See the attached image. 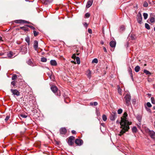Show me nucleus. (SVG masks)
I'll use <instances>...</instances> for the list:
<instances>
[{"instance_id": "f257e3e1", "label": "nucleus", "mask_w": 155, "mask_h": 155, "mask_svg": "<svg viewBox=\"0 0 155 155\" xmlns=\"http://www.w3.org/2000/svg\"><path fill=\"white\" fill-rule=\"evenodd\" d=\"M128 114L127 112H125L123 116L121 117V120L120 123L121 128L122 129L120 132L119 135L121 136L126 132L127 131L130 129L129 125L131 124V122L128 120L127 117Z\"/></svg>"}, {"instance_id": "f03ea898", "label": "nucleus", "mask_w": 155, "mask_h": 155, "mask_svg": "<svg viewBox=\"0 0 155 155\" xmlns=\"http://www.w3.org/2000/svg\"><path fill=\"white\" fill-rule=\"evenodd\" d=\"M131 96L129 92L127 93L124 98V101L125 104L127 106H129L131 105Z\"/></svg>"}, {"instance_id": "7ed1b4c3", "label": "nucleus", "mask_w": 155, "mask_h": 155, "mask_svg": "<svg viewBox=\"0 0 155 155\" xmlns=\"http://www.w3.org/2000/svg\"><path fill=\"white\" fill-rule=\"evenodd\" d=\"M137 22L141 24L142 23V18L140 12H138L137 17Z\"/></svg>"}, {"instance_id": "20e7f679", "label": "nucleus", "mask_w": 155, "mask_h": 155, "mask_svg": "<svg viewBox=\"0 0 155 155\" xmlns=\"http://www.w3.org/2000/svg\"><path fill=\"white\" fill-rule=\"evenodd\" d=\"M74 139L75 137L73 136H70L69 137L68 141L69 145L71 146L74 144Z\"/></svg>"}, {"instance_id": "39448f33", "label": "nucleus", "mask_w": 155, "mask_h": 155, "mask_svg": "<svg viewBox=\"0 0 155 155\" xmlns=\"http://www.w3.org/2000/svg\"><path fill=\"white\" fill-rule=\"evenodd\" d=\"M148 133L152 139L155 140V132L153 130H151L149 129H147Z\"/></svg>"}, {"instance_id": "423d86ee", "label": "nucleus", "mask_w": 155, "mask_h": 155, "mask_svg": "<svg viewBox=\"0 0 155 155\" xmlns=\"http://www.w3.org/2000/svg\"><path fill=\"white\" fill-rule=\"evenodd\" d=\"M117 114L116 113L112 112L110 117V119L111 120H114L117 117Z\"/></svg>"}, {"instance_id": "0eeeda50", "label": "nucleus", "mask_w": 155, "mask_h": 155, "mask_svg": "<svg viewBox=\"0 0 155 155\" xmlns=\"http://www.w3.org/2000/svg\"><path fill=\"white\" fill-rule=\"evenodd\" d=\"M10 91L14 97H15V95L18 96L20 95L19 92L16 89H12Z\"/></svg>"}, {"instance_id": "6e6552de", "label": "nucleus", "mask_w": 155, "mask_h": 155, "mask_svg": "<svg viewBox=\"0 0 155 155\" xmlns=\"http://www.w3.org/2000/svg\"><path fill=\"white\" fill-rule=\"evenodd\" d=\"M75 143L78 146H80L83 143V141L80 139H77L75 140Z\"/></svg>"}, {"instance_id": "1a4fd4ad", "label": "nucleus", "mask_w": 155, "mask_h": 155, "mask_svg": "<svg viewBox=\"0 0 155 155\" xmlns=\"http://www.w3.org/2000/svg\"><path fill=\"white\" fill-rule=\"evenodd\" d=\"M67 130L65 127H62L60 129V134L62 135H65L67 133Z\"/></svg>"}, {"instance_id": "9d476101", "label": "nucleus", "mask_w": 155, "mask_h": 155, "mask_svg": "<svg viewBox=\"0 0 155 155\" xmlns=\"http://www.w3.org/2000/svg\"><path fill=\"white\" fill-rule=\"evenodd\" d=\"M15 22L18 23H26L29 24L30 23L29 21L22 20H16L15 21Z\"/></svg>"}, {"instance_id": "9b49d317", "label": "nucleus", "mask_w": 155, "mask_h": 155, "mask_svg": "<svg viewBox=\"0 0 155 155\" xmlns=\"http://www.w3.org/2000/svg\"><path fill=\"white\" fill-rule=\"evenodd\" d=\"M93 0H88L86 5V7L88 8L91 6L93 3Z\"/></svg>"}, {"instance_id": "f8f14e48", "label": "nucleus", "mask_w": 155, "mask_h": 155, "mask_svg": "<svg viewBox=\"0 0 155 155\" xmlns=\"http://www.w3.org/2000/svg\"><path fill=\"white\" fill-rule=\"evenodd\" d=\"M21 51L23 54H26L27 51V48L26 46H23L21 48Z\"/></svg>"}, {"instance_id": "ddd939ff", "label": "nucleus", "mask_w": 155, "mask_h": 155, "mask_svg": "<svg viewBox=\"0 0 155 155\" xmlns=\"http://www.w3.org/2000/svg\"><path fill=\"white\" fill-rule=\"evenodd\" d=\"M38 41H34L33 47L35 49L36 51H38Z\"/></svg>"}, {"instance_id": "4468645a", "label": "nucleus", "mask_w": 155, "mask_h": 155, "mask_svg": "<svg viewBox=\"0 0 155 155\" xmlns=\"http://www.w3.org/2000/svg\"><path fill=\"white\" fill-rule=\"evenodd\" d=\"M51 91L54 93H55L58 90V89L57 87L56 86H54V85L52 86L51 87Z\"/></svg>"}, {"instance_id": "2eb2a0df", "label": "nucleus", "mask_w": 155, "mask_h": 155, "mask_svg": "<svg viewBox=\"0 0 155 155\" xmlns=\"http://www.w3.org/2000/svg\"><path fill=\"white\" fill-rule=\"evenodd\" d=\"M109 45L111 47L115 48L116 45V42L114 41H111L110 42Z\"/></svg>"}, {"instance_id": "dca6fc26", "label": "nucleus", "mask_w": 155, "mask_h": 155, "mask_svg": "<svg viewBox=\"0 0 155 155\" xmlns=\"http://www.w3.org/2000/svg\"><path fill=\"white\" fill-rule=\"evenodd\" d=\"M50 64L53 66H56L57 65V63L56 61L54 60H52L50 61Z\"/></svg>"}, {"instance_id": "f3484780", "label": "nucleus", "mask_w": 155, "mask_h": 155, "mask_svg": "<svg viewBox=\"0 0 155 155\" xmlns=\"http://www.w3.org/2000/svg\"><path fill=\"white\" fill-rule=\"evenodd\" d=\"M128 71L129 72V74L130 75V76L131 77V78L133 81H134V78L133 77L132 71V69H131L130 67L128 69Z\"/></svg>"}, {"instance_id": "a211bd4d", "label": "nucleus", "mask_w": 155, "mask_h": 155, "mask_svg": "<svg viewBox=\"0 0 155 155\" xmlns=\"http://www.w3.org/2000/svg\"><path fill=\"white\" fill-rule=\"evenodd\" d=\"M27 64L31 66H35V64L31 61L30 59H28V61H27Z\"/></svg>"}, {"instance_id": "6ab92c4d", "label": "nucleus", "mask_w": 155, "mask_h": 155, "mask_svg": "<svg viewBox=\"0 0 155 155\" xmlns=\"http://www.w3.org/2000/svg\"><path fill=\"white\" fill-rule=\"evenodd\" d=\"M7 55L8 57L10 58H13V52L12 51H10L8 52L7 54Z\"/></svg>"}, {"instance_id": "aec40b11", "label": "nucleus", "mask_w": 155, "mask_h": 155, "mask_svg": "<svg viewBox=\"0 0 155 155\" xmlns=\"http://www.w3.org/2000/svg\"><path fill=\"white\" fill-rule=\"evenodd\" d=\"M132 103L134 106H136L137 105V99L135 98L133 99L132 100Z\"/></svg>"}, {"instance_id": "412c9836", "label": "nucleus", "mask_w": 155, "mask_h": 155, "mask_svg": "<svg viewBox=\"0 0 155 155\" xmlns=\"http://www.w3.org/2000/svg\"><path fill=\"white\" fill-rule=\"evenodd\" d=\"M53 0H44V4L47 5L51 2Z\"/></svg>"}, {"instance_id": "4be33fe9", "label": "nucleus", "mask_w": 155, "mask_h": 155, "mask_svg": "<svg viewBox=\"0 0 155 155\" xmlns=\"http://www.w3.org/2000/svg\"><path fill=\"white\" fill-rule=\"evenodd\" d=\"M125 30V26L124 25H122L120 27V29L119 30L120 32H121L124 31Z\"/></svg>"}, {"instance_id": "5701e85b", "label": "nucleus", "mask_w": 155, "mask_h": 155, "mask_svg": "<svg viewBox=\"0 0 155 155\" xmlns=\"http://www.w3.org/2000/svg\"><path fill=\"white\" fill-rule=\"evenodd\" d=\"M140 66L138 65L137 66L134 68V70L135 72H138L140 70Z\"/></svg>"}, {"instance_id": "b1692460", "label": "nucleus", "mask_w": 155, "mask_h": 155, "mask_svg": "<svg viewBox=\"0 0 155 155\" xmlns=\"http://www.w3.org/2000/svg\"><path fill=\"white\" fill-rule=\"evenodd\" d=\"M25 40L26 42L28 43V45H29L30 44V38L29 37H27L25 39Z\"/></svg>"}, {"instance_id": "393cba45", "label": "nucleus", "mask_w": 155, "mask_h": 155, "mask_svg": "<svg viewBox=\"0 0 155 155\" xmlns=\"http://www.w3.org/2000/svg\"><path fill=\"white\" fill-rule=\"evenodd\" d=\"M137 129L136 127H134L132 128V131L133 133H136L137 132Z\"/></svg>"}, {"instance_id": "a878e982", "label": "nucleus", "mask_w": 155, "mask_h": 155, "mask_svg": "<svg viewBox=\"0 0 155 155\" xmlns=\"http://www.w3.org/2000/svg\"><path fill=\"white\" fill-rule=\"evenodd\" d=\"M147 75H150L151 73L148 71L147 70L144 69L143 71Z\"/></svg>"}, {"instance_id": "bb28decb", "label": "nucleus", "mask_w": 155, "mask_h": 155, "mask_svg": "<svg viewBox=\"0 0 155 155\" xmlns=\"http://www.w3.org/2000/svg\"><path fill=\"white\" fill-rule=\"evenodd\" d=\"M20 28L23 30H24L25 31H28V28L25 27H20Z\"/></svg>"}, {"instance_id": "cd10ccee", "label": "nucleus", "mask_w": 155, "mask_h": 155, "mask_svg": "<svg viewBox=\"0 0 155 155\" xmlns=\"http://www.w3.org/2000/svg\"><path fill=\"white\" fill-rule=\"evenodd\" d=\"M41 61L42 62H46L47 61V59L43 57L41 58Z\"/></svg>"}, {"instance_id": "c85d7f7f", "label": "nucleus", "mask_w": 155, "mask_h": 155, "mask_svg": "<svg viewBox=\"0 0 155 155\" xmlns=\"http://www.w3.org/2000/svg\"><path fill=\"white\" fill-rule=\"evenodd\" d=\"M150 21L151 23H153L154 22L155 19V18L153 17H151L150 18Z\"/></svg>"}, {"instance_id": "c756f323", "label": "nucleus", "mask_w": 155, "mask_h": 155, "mask_svg": "<svg viewBox=\"0 0 155 155\" xmlns=\"http://www.w3.org/2000/svg\"><path fill=\"white\" fill-rule=\"evenodd\" d=\"M102 119L104 121H106L107 119L106 116L105 114L103 115L102 116Z\"/></svg>"}, {"instance_id": "7c9ffc66", "label": "nucleus", "mask_w": 155, "mask_h": 155, "mask_svg": "<svg viewBox=\"0 0 155 155\" xmlns=\"http://www.w3.org/2000/svg\"><path fill=\"white\" fill-rule=\"evenodd\" d=\"M17 78V75L16 74H14L12 77V80H15Z\"/></svg>"}, {"instance_id": "2f4dec72", "label": "nucleus", "mask_w": 155, "mask_h": 155, "mask_svg": "<svg viewBox=\"0 0 155 155\" xmlns=\"http://www.w3.org/2000/svg\"><path fill=\"white\" fill-rule=\"evenodd\" d=\"M145 27L147 29L149 30L150 29V25L147 23L145 24Z\"/></svg>"}, {"instance_id": "473e14b6", "label": "nucleus", "mask_w": 155, "mask_h": 155, "mask_svg": "<svg viewBox=\"0 0 155 155\" xmlns=\"http://www.w3.org/2000/svg\"><path fill=\"white\" fill-rule=\"evenodd\" d=\"M148 14L147 13H143V16L144 17V18L145 19H147L148 17Z\"/></svg>"}, {"instance_id": "72a5a7b5", "label": "nucleus", "mask_w": 155, "mask_h": 155, "mask_svg": "<svg viewBox=\"0 0 155 155\" xmlns=\"http://www.w3.org/2000/svg\"><path fill=\"white\" fill-rule=\"evenodd\" d=\"M98 62V60L97 58H94L92 61V63H97Z\"/></svg>"}, {"instance_id": "f704fd0d", "label": "nucleus", "mask_w": 155, "mask_h": 155, "mask_svg": "<svg viewBox=\"0 0 155 155\" xmlns=\"http://www.w3.org/2000/svg\"><path fill=\"white\" fill-rule=\"evenodd\" d=\"M76 61H77V63L78 64H79L80 63V58L79 57H77L76 58Z\"/></svg>"}, {"instance_id": "c9c22d12", "label": "nucleus", "mask_w": 155, "mask_h": 155, "mask_svg": "<svg viewBox=\"0 0 155 155\" xmlns=\"http://www.w3.org/2000/svg\"><path fill=\"white\" fill-rule=\"evenodd\" d=\"M117 91L118 93L120 94H121V89L120 87H118L117 88Z\"/></svg>"}, {"instance_id": "e433bc0d", "label": "nucleus", "mask_w": 155, "mask_h": 155, "mask_svg": "<svg viewBox=\"0 0 155 155\" xmlns=\"http://www.w3.org/2000/svg\"><path fill=\"white\" fill-rule=\"evenodd\" d=\"M143 6L144 7H147L148 6V4L147 2L146 1L144 2L143 4Z\"/></svg>"}, {"instance_id": "4c0bfd02", "label": "nucleus", "mask_w": 155, "mask_h": 155, "mask_svg": "<svg viewBox=\"0 0 155 155\" xmlns=\"http://www.w3.org/2000/svg\"><path fill=\"white\" fill-rule=\"evenodd\" d=\"M33 33L35 36H36L39 34V32H37L35 31L34 30L33 31Z\"/></svg>"}, {"instance_id": "58836bf2", "label": "nucleus", "mask_w": 155, "mask_h": 155, "mask_svg": "<svg viewBox=\"0 0 155 155\" xmlns=\"http://www.w3.org/2000/svg\"><path fill=\"white\" fill-rule=\"evenodd\" d=\"M88 73L87 74V77L88 78H90L91 77V72L90 70H88Z\"/></svg>"}, {"instance_id": "ea45409f", "label": "nucleus", "mask_w": 155, "mask_h": 155, "mask_svg": "<svg viewBox=\"0 0 155 155\" xmlns=\"http://www.w3.org/2000/svg\"><path fill=\"white\" fill-rule=\"evenodd\" d=\"M151 102L153 104H155V99L153 97H151Z\"/></svg>"}, {"instance_id": "a19ab883", "label": "nucleus", "mask_w": 155, "mask_h": 155, "mask_svg": "<svg viewBox=\"0 0 155 155\" xmlns=\"http://www.w3.org/2000/svg\"><path fill=\"white\" fill-rule=\"evenodd\" d=\"M123 110L121 109H119L117 110L118 114H121Z\"/></svg>"}, {"instance_id": "79ce46f5", "label": "nucleus", "mask_w": 155, "mask_h": 155, "mask_svg": "<svg viewBox=\"0 0 155 155\" xmlns=\"http://www.w3.org/2000/svg\"><path fill=\"white\" fill-rule=\"evenodd\" d=\"M49 77L52 80H53V79H54V76L51 75H50L49 74H48Z\"/></svg>"}, {"instance_id": "37998d69", "label": "nucleus", "mask_w": 155, "mask_h": 155, "mask_svg": "<svg viewBox=\"0 0 155 155\" xmlns=\"http://www.w3.org/2000/svg\"><path fill=\"white\" fill-rule=\"evenodd\" d=\"M21 116L23 117L24 118H26L27 117V115H26L25 114H22L20 115Z\"/></svg>"}, {"instance_id": "c03bdc74", "label": "nucleus", "mask_w": 155, "mask_h": 155, "mask_svg": "<svg viewBox=\"0 0 155 155\" xmlns=\"http://www.w3.org/2000/svg\"><path fill=\"white\" fill-rule=\"evenodd\" d=\"M85 16L86 18H88L90 16V14L89 13H87L85 14Z\"/></svg>"}, {"instance_id": "a18cd8bd", "label": "nucleus", "mask_w": 155, "mask_h": 155, "mask_svg": "<svg viewBox=\"0 0 155 155\" xmlns=\"http://www.w3.org/2000/svg\"><path fill=\"white\" fill-rule=\"evenodd\" d=\"M147 105L149 107H150L152 106L151 104L149 102H148L147 103Z\"/></svg>"}, {"instance_id": "49530a36", "label": "nucleus", "mask_w": 155, "mask_h": 155, "mask_svg": "<svg viewBox=\"0 0 155 155\" xmlns=\"http://www.w3.org/2000/svg\"><path fill=\"white\" fill-rule=\"evenodd\" d=\"M10 118V116L8 115L6 116V118H5V121H7L9 118Z\"/></svg>"}, {"instance_id": "de8ad7c7", "label": "nucleus", "mask_w": 155, "mask_h": 155, "mask_svg": "<svg viewBox=\"0 0 155 155\" xmlns=\"http://www.w3.org/2000/svg\"><path fill=\"white\" fill-rule=\"evenodd\" d=\"M15 81H12L11 83V84L12 85H13V86H14L15 85Z\"/></svg>"}, {"instance_id": "09e8293b", "label": "nucleus", "mask_w": 155, "mask_h": 155, "mask_svg": "<svg viewBox=\"0 0 155 155\" xmlns=\"http://www.w3.org/2000/svg\"><path fill=\"white\" fill-rule=\"evenodd\" d=\"M27 26H28L29 27L31 28V29H32L33 30H35V28L33 26L28 25H27Z\"/></svg>"}, {"instance_id": "8fccbe9b", "label": "nucleus", "mask_w": 155, "mask_h": 155, "mask_svg": "<svg viewBox=\"0 0 155 155\" xmlns=\"http://www.w3.org/2000/svg\"><path fill=\"white\" fill-rule=\"evenodd\" d=\"M96 114L97 116L100 115V112L98 110H97V109L96 110Z\"/></svg>"}, {"instance_id": "3c124183", "label": "nucleus", "mask_w": 155, "mask_h": 155, "mask_svg": "<svg viewBox=\"0 0 155 155\" xmlns=\"http://www.w3.org/2000/svg\"><path fill=\"white\" fill-rule=\"evenodd\" d=\"M76 57H76L75 54H73L72 55V57H71L72 58H73V59H75V58H76Z\"/></svg>"}, {"instance_id": "603ef678", "label": "nucleus", "mask_w": 155, "mask_h": 155, "mask_svg": "<svg viewBox=\"0 0 155 155\" xmlns=\"http://www.w3.org/2000/svg\"><path fill=\"white\" fill-rule=\"evenodd\" d=\"M67 100H68L69 101V102L70 101V98H67L66 99H64V101H65V102L66 103H68V102L67 101Z\"/></svg>"}, {"instance_id": "864d4df0", "label": "nucleus", "mask_w": 155, "mask_h": 155, "mask_svg": "<svg viewBox=\"0 0 155 155\" xmlns=\"http://www.w3.org/2000/svg\"><path fill=\"white\" fill-rule=\"evenodd\" d=\"M88 31L90 34H91L92 33V30L91 29L89 28L88 30Z\"/></svg>"}, {"instance_id": "5fc2aeb1", "label": "nucleus", "mask_w": 155, "mask_h": 155, "mask_svg": "<svg viewBox=\"0 0 155 155\" xmlns=\"http://www.w3.org/2000/svg\"><path fill=\"white\" fill-rule=\"evenodd\" d=\"M83 25L84 26L86 27H87L88 26V24L86 22L84 23Z\"/></svg>"}, {"instance_id": "6e6d98bb", "label": "nucleus", "mask_w": 155, "mask_h": 155, "mask_svg": "<svg viewBox=\"0 0 155 155\" xmlns=\"http://www.w3.org/2000/svg\"><path fill=\"white\" fill-rule=\"evenodd\" d=\"M97 103L96 102H93V105L96 106L97 105Z\"/></svg>"}, {"instance_id": "4d7b16f0", "label": "nucleus", "mask_w": 155, "mask_h": 155, "mask_svg": "<svg viewBox=\"0 0 155 155\" xmlns=\"http://www.w3.org/2000/svg\"><path fill=\"white\" fill-rule=\"evenodd\" d=\"M71 133L73 134H76V132L75 130H72L71 131Z\"/></svg>"}, {"instance_id": "13d9d810", "label": "nucleus", "mask_w": 155, "mask_h": 155, "mask_svg": "<svg viewBox=\"0 0 155 155\" xmlns=\"http://www.w3.org/2000/svg\"><path fill=\"white\" fill-rule=\"evenodd\" d=\"M103 49L104 50V51L105 52H107V49H106L105 47H103Z\"/></svg>"}, {"instance_id": "bf43d9fd", "label": "nucleus", "mask_w": 155, "mask_h": 155, "mask_svg": "<svg viewBox=\"0 0 155 155\" xmlns=\"http://www.w3.org/2000/svg\"><path fill=\"white\" fill-rule=\"evenodd\" d=\"M131 39L132 40H134L135 38V37L133 36H131Z\"/></svg>"}, {"instance_id": "052dcab7", "label": "nucleus", "mask_w": 155, "mask_h": 155, "mask_svg": "<svg viewBox=\"0 0 155 155\" xmlns=\"http://www.w3.org/2000/svg\"><path fill=\"white\" fill-rule=\"evenodd\" d=\"M147 95H148V97H150L151 96V94L149 93V94H147Z\"/></svg>"}, {"instance_id": "680f3d73", "label": "nucleus", "mask_w": 155, "mask_h": 155, "mask_svg": "<svg viewBox=\"0 0 155 155\" xmlns=\"http://www.w3.org/2000/svg\"><path fill=\"white\" fill-rule=\"evenodd\" d=\"M2 37L0 36V42H1L2 41Z\"/></svg>"}, {"instance_id": "e2e57ef3", "label": "nucleus", "mask_w": 155, "mask_h": 155, "mask_svg": "<svg viewBox=\"0 0 155 155\" xmlns=\"http://www.w3.org/2000/svg\"><path fill=\"white\" fill-rule=\"evenodd\" d=\"M90 105H91V106H93V103L91 102L90 103Z\"/></svg>"}, {"instance_id": "0e129e2a", "label": "nucleus", "mask_w": 155, "mask_h": 155, "mask_svg": "<svg viewBox=\"0 0 155 155\" xmlns=\"http://www.w3.org/2000/svg\"><path fill=\"white\" fill-rule=\"evenodd\" d=\"M104 42H103V41H101V45H103V44H104Z\"/></svg>"}, {"instance_id": "69168bd1", "label": "nucleus", "mask_w": 155, "mask_h": 155, "mask_svg": "<svg viewBox=\"0 0 155 155\" xmlns=\"http://www.w3.org/2000/svg\"><path fill=\"white\" fill-rule=\"evenodd\" d=\"M3 54V53H0V55H2Z\"/></svg>"}, {"instance_id": "338daca9", "label": "nucleus", "mask_w": 155, "mask_h": 155, "mask_svg": "<svg viewBox=\"0 0 155 155\" xmlns=\"http://www.w3.org/2000/svg\"><path fill=\"white\" fill-rule=\"evenodd\" d=\"M153 110H155V106L153 107Z\"/></svg>"}, {"instance_id": "774afa93", "label": "nucleus", "mask_w": 155, "mask_h": 155, "mask_svg": "<svg viewBox=\"0 0 155 155\" xmlns=\"http://www.w3.org/2000/svg\"><path fill=\"white\" fill-rule=\"evenodd\" d=\"M141 120V119H138V120L139 121H140Z\"/></svg>"}]
</instances>
